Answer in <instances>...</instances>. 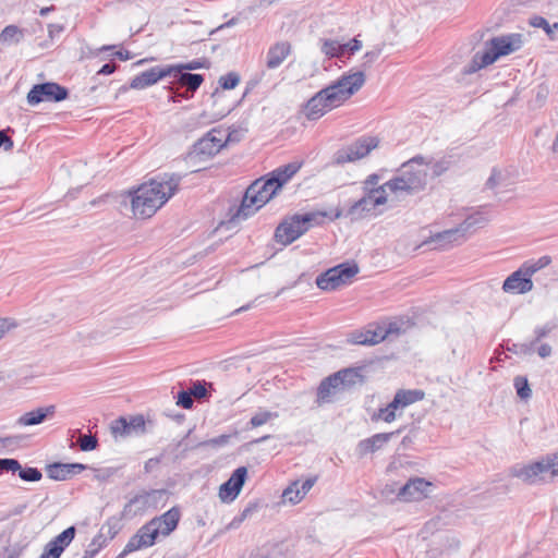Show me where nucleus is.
I'll list each match as a JSON object with an SVG mask.
<instances>
[{"instance_id":"nucleus-7","label":"nucleus","mask_w":558,"mask_h":558,"mask_svg":"<svg viewBox=\"0 0 558 558\" xmlns=\"http://www.w3.org/2000/svg\"><path fill=\"white\" fill-rule=\"evenodd\" d=\"M427 183V172L423 168H412L411 162L401 166L400 174L386 182L389 191L395 194H414L424 190Z\"/></svg>"},{"instance_id":"nucleus-15","label":"nucleus","mask_w":558,"mask_h":558,"mask_svg":"<svg viewBox=\"0 0 558 558\" xmlns=\"http://www.w3.org/2000/svg\"><path fill=\"white\" fill-rule=\"evenodd\" d=\"M432 483L422 477L410 478L398 492V498L403 501L418 500L427 496Z\"/></svg>"},{"instance_id":"nucleus-32","label":"nucleus","mask_w":558,"mask_h":558,"mask_svg":"<svg viewBox=\"0 0 558 558\" xmlns=\"http://www.w3.org/2000/svg\"><path fill=\"white\" fill-rule=\"evenodd\" d=\"M278 413L277 412H270V411H258L256 412L247 423V428H255L259 427L270 420L277 418Z\"/></svg>"},{"instance_id":"nucleus-22","label":"nucleus","mask_w":558,"mask_h":558,"mask_svg":"<svg viewBox=\"0 0 558 558\" xmlns=\"http://www.w3.org/2000/svg\"><path fill=\"white\" fill-rule=\"evenodd\" d=\"M171 76L174 77L175 82L180 86L186 87L190 92V95L184 96L186 99L192 97L204 82V75L194 74L182 70H180V72H172Z\"/></svg>"},{"instance_id":"nucleus-54","label":"nucleus","mask_w":558,"mask_h":558,"mask_svg":"<svg viewBox=\"0 0 558 558\" xmlns=\"http://www.w3.org/2000/svg\"><path fill=\"white\" fill-rule=\"evenodd\" d=\"M189 390L193 397L198 399H204L208 396L205 381H194Z\"/></svg>"},{"instance_id":"nucleus-34","label":"nucleus","mask_w":558,"mask_h":558,"mask_svg":"<svg viewBox=\"0 0 558 558\" xmlns=\"http://www.w3.org/2000/svg\"><path fill=\"white\" fill-rule=\"evenodd\" d=\"M513 386L515 388L517 395L522 400H527L532 396V390L529 385V380L524 376H517L513 379Z\"/></svg>"},{"instance_id":"nucleus-38","label":"nucleus","mask_w":558,"mask_h":558,"mask_svg":"<svg viewBox=\"0 0 558 558\" xmlns=\"http://www.w3.org/2000/svg\"><path fill=\"white\" fill-rule=\"evenodd\" d=\"M19 477L24 482H38L41 480L43 474L39 469L33 466L21 465V469L17 471Z\"/></svg>"},{"instance_id":"nucleus-21","label":"nucleus","mask_w":558,"mask_h":558,"mask_svg":"<svg viewBox=\"0 0 558 558\" xmlns=\"http://www.w3.org/2000/svg\"><path fill=\"white\" fill-rule=\"evenodd\" d=\"M301 163L290 162L271 171L266 177L278 191L300 170Z\"/></svg>"},{"instance_id":"nucleus-45","label":"nucleus","mask_w":558,"mask_h":558,"mask_svg":"<svg viewBox=\"0 0 558 558\" xmlns=\"http://www.w3.org/2000/svg\"><path fill=\"white\" fill-rule=\"evenodd\" d=\"M78 446L82 451H92L99 446L98 438L94 435H81Z\"/></svg>"},{"instance_id":"nucleus-63","label":"nucleus","mask_w":558,"mask_h":558,"mask_svg":"<svg viewBox=\"0 0 558 558\" xmlns=\"http://www.w3.org/2000/svg\"><path fill=\"white\" fill-rule=\"evenodd\" d=\"M316 481H317L316 476L308 477L303 482L299 481V489H300L302 498H304V496L311 490V488L314 486Z\"/></svg>"},{"instance_id":"nucleus-49","label":"nucleus","mask_w":558,"mask_h":558,"mask_svg":"<svg viewBox=\"0 0 558 558\" xmlns=\"http://www.w3.org/2000/svg\"><path fill=\"white\" fill-rule=\"evenodd\" d=\"M254 508L246 507L240 514L235 515L231 522L226 526L227 531L235 530L240 527V525L243 523V521L252 513Z\"/></svg>"},{"instance_id":"nucleus-20","label":"nucleus","mask_w":558,"mask_h":558,"mask_svg":"<svg viewBox=\"0 0 558 558\" xmlns=\"http://www.w3.org/2000/svg\"><path fill=\"white\" fill-rule=\"evenodd\" d=\"M154 524L146 522L137 532L129 539L130 548L140 550L155 545L159 534Z\"/></svg>"},{"instance_id":"nucleus-64","label":"nucleus","mask_w":558,"mask_h":558,"mask_svg":"<svg viewBox=\"0 0 558 558\" xmlns=\"http://www.w3.org/2000/svg\"><path fill=\"white\" fill-rule=\"evenodd\" d=\"M551 330H553V326H550V325H545V326H542V327H537L534 330L535 339L532 341V342H534V345L537 342H539L543 338H545Z\"/></svg>"},{"instance_id":"nucleus-5","label":"nucleus","mask_w":558,"mask_h":558,"mask_svg":"<svg viewBox=\"0 0 558 558\" xmlns=\"http://www.w3.org/2000/svg\"><path fill=\"white\" fill-rule=\"evenodd\" d=\"M277 192L278 190L275 189L267 177L257 179L246 189L241 205L232 216V220L248 218L268 203Z\"/></svg>"},{"instance_id":"nucleus-25","label":"nucleus","mask_w":558,"mask_h":558,"mask_svg":"<svg viewBox=\"0 0 558 558\" xmlns=\"http://www.w3.org/2000/svg\"><path fill=\"white\" fill-rule=\"evenodd\" d=\"M290 44L286 41L277 43L271 46L267 52L266 66L277 69L290 53Z\"/></svg>"},{"instance_id":"nucleus-59","label":"nucleus","mask_w":558,"mask_h":558,"mask_svg":"<svg viewBox=\"0 0 558 558\" xmlns=\"http://www.w3.org/2000/svg\"><path fill=\"white\" fill-rule=\"evenodd\" d=\"M7 131L13 132L11 128L0 130V148L3 147L5 151L12 150L14 143L13 140L7 135Z\"/></svg>"},{"instance_id":"nucleus-35","label":"nucleus","mask_w":558,"mask_h":558,"mask_svg":"<svg viewBox=\"0 0 558 558\" xmlns=\"http://www.w3.org/2000/svg\"><path fill=\"white\" fill-rule=\"evenodd\" d=\"M26 547L27 544L22 542L10 544L0 553V558H21Z\"/></svg>"},{"instance_id":"nucleus-55","label":"nucleus","mask_w":558,"mask_h":558,"mask_svg":"<svg viewBox=\"0 0 558 558\" xmlns=\"http://www.w3.org/2000/svg\"><path fill=\"white\" fill-rule=\"evenodd\" d=\"M380 53H381V48H379V47H376L373 50L367 51L363 57L364 61L361 65L363 68V70H361V71L364 73V70L371 68L372 63L378 59Z\"/></svg>"},{"instance_id":"nucleus-43","label":"nucleus","mask_w":558,"mask_h":558,"mask_svg":"<svg viewBox=\"0 0 558 558\" xmlns=\"http://www.w3.org/2000/svg\"><path fill=\"white\" fill-rule=\"evenodd\" d=\"M502 348L511 353L514 354H531L533 352L534 342L530 343H507L506 345H502Z\"/></svg>"},{"instance_id":"nucleus-48","label":"nucleus","mask_w":558,"mask_h":558,"mask_svg":"<svg viewBox=\"0 0 558 558\" xmlns=\"http://www.w3.org/2000/svg\"><path fill=\"white\" fill-rule=\"evenodd\" d=\"M387 189L389 190V185H386V183H384L383 185H378L377 187L369 190L368 192L372 194L374 201L377 204L384 205L388 201Z\"/></svg>"},{"instance_id":"nucleus-3","label":"nucleus","mask_w":558,"mask_h":558,"mask_svg":"<svg viewBox=\"0 0 558 558\" xmlns=\"http://www.w3.org/2000/svg\"><path fill=\"white\" fill-rule=\"evenodd\" d=\"M523 45L522 34L511 33L496 36L485 43V50L476 52L469 66L464 68V74H472L476 71L493 64L500 57L508 56L519 50Z\"/></svg>"},{"instance_id":"nucleus-50","label":"nucleus","mask_w":558,"mask_h":558,"mask_svg":"<svg viewBox=\"0 0 558 558\" xmlns=\"http://www.w3.org/2000/svg\"><path fill=\"white\" fill-rule=\"evenodd\" d=\"M236 435H238V432L235 430L233 433V436H236ZM231 437H232V435L223 434L218 437H214L211 439L203 441L199 445L201 446H210V447H222L230 441Z\"/></svg>"},{"instance_id":"nucleus-37","label":"nucleus","mask_w":558,"mask_h":558,"mask_svg":"<svg viewBox=\"0 0 558 558\" xmlns=\"http://www.w3.org/2000/svg\"><path fill=\"white\" fill-rule=\"evenodd\" d=\"M282 498L293 505L300 502L303 498L299 489V481L292 482L282 493Z\"/></svg>"},{"instance_id":"nucleus-30","label":"nucleus","mask_w":558,"mask_h":558,"mask_svg":"<svg viewBox=\"0 0 558 558\" xmlns=\"http://www.w3.org/2000/svg\"><path fill=\"white\" fill-rule=\"evenodd\" d=\"M396 398L400 400V404L402 408H405L416 401H420L424 398L425 393L423 390L413 389V390H404L400 389L396 392Z\"/></svg>"},{"instance_id":"nucleus-60","label":"nucleus","mask_w":558,"mask_h":558,"mask_svg":"<svg viewBox=\"0 0 558 558\" xmlns=\"http://www.w3.org/2000/svg\"><path fill=\"white\" fill-rule=\"evenodd\" d=\"M380 180V177L377 173L369 174L363 182H362V191L368 192L369 190H373L377 187V184Z\"/></svg>"},{"instance_id":"nucleus-28","label":"nucleus","mask_w":558,"mask_h":558,"mask_svg":"<svg viewBox=\"0 0 558 558\" xmlns=\"http://www.w3.org/2000/svg\"><path fill=\"white\" fill-rule=\"evenodd\" d=\"M320 50L328 58L342 60L345 53H348V46H343V44H340L338 40L325 39L322 44Z\"/></svg>"},{"instance_id":"nucleus-24","label":"nucleus","mask_w":558,"mask_h":558,"mask_svg":"<svg viewBox=\"0 0 558 558\" xmlns=\"http://www.w3.org/2000/svg\"><path fill=\"white\" fill-rule=\"evenodd\" d=\"M337 376L338 386L341 388H351L356 384L364 383L362 367H348L333 373Z\"/></svg>"},{"instance_id":"nucleus-16","label":"nucleus","mask_w":558,"mask_h":558,"mask_svg":"<svg viewBox=\"0 0 558 558\" xmlns=\"http://www.w3.org/2000/svg\"><path fill=\"white\" fill-rule=\"evenodd\" d=\"M180 518V509L178 507H172L163 514L149 520L148 523L154 524L153 527H157L159 535L168 536L177 529Z\"/></svg>"},{"instance_id":"nucleus-11","label":"nucleus","mask_w":558,"mask_h":558,"mask_svg":"<svg viewBox=\"0 0 558 558\" xmlns=\"http://www.w3.org/2000/svg\"><path fill=\"white\" fill-rule=\"evenodd\" d=\"M379 144V140L375 136H361L349 146L337 150L333 155V163L344 165L353 162L367 156Z\"/></svg>"},{"instance_id":"nucleus-9","label":"nucleus","mask_w":558,"mask_h":558,"mask_svg":"<svg viewBox=\"0 0 558 558\" xmlns=\"http://www.w3.org/2000/svg\"><path fill=\"white\" fill-rule=\"evenodd\" d=\"M359 272V266L354 262L341 263L327 269L316 278V284L324 291H333L347 284Z\"/></svg>"},{"instance_id":"nucleus-56","label":"nucleus","mask_w":558,"mask_h":558,"mask_svg":"<svg viewBox=\"0 0 558 558\" xmlns=\"http://www.w3.org/2000/svg\"><path fill=\"white\" fill-rule=\"evenodd\" d=\"M106 527L108 529L109 538H114L121 529V526L119 525V519L114 517L109 518L102 525L101 531Z\"/></svg>"},{"instance_id":"nucleus-46","label":"nucleus","mask_w":558,"mask_h":558,"mask_svg":"<svg viewBox=\"0 0 558 558\" xmlns=\"http://www.w3.org/2000/svg\"><path fill=\"white\" fill-rule=\"evenodd\" d=\"M21 469V463L19 460L13 458H2L0 459V472L9 473L12 472L15 474Z\"/></svg>"},{"instance_id":"nucleus-4","label":"nucleus","mask_w":558,"mask_h":558,"mask_svg":"<svg viewBox=\"0 0 558 558\" xmlns=\"http://www.w3.org/2000/svg\"><path fill=\"white\" fill-rule=\"evenodd\" d=\"M510 475L533 485L539 482H553L558 477V451L546 454L541 460L526 465H513Z\"/></svg>"},{"instance_id":"nucleus-61","label":"nucleus","mask_w":558,"mask_h":558,"mask_svg":"<svg viewBox=\"0 0 558 558\" xmlns=\"http://www.w3.org/2000/svg\"><path fill=\"white\" fill-rule=\"evenodd\" d=\"M501 179H502L501 172L498 169L494 168L492 170L489 178L486 181V187H488V189L496 187L497 185L500 184Z\"/></svg>"},{"instance_id":"nucleus-31","label":"nucleus","mask_w":558,"mask_h":558,"mask_svg":"<svg viewBox=\"0 0 558 558\" xmlns=\"http://www.w3.org/2000/svg\"><path fill=\"white\" fill-rule=\"evenodd\" d=\"M170 68L173 69V72H180V70L187 72V71L198 70V69H209L210 61L207 58H202V59H195V60H192V61L185 62V63L170 65Z\"/></svg>"},{"instance_id":"nucleus-19","label":"nucleus","mask_w":558,"mask_h":558,"mask_svg":"<svg viewBox=\"0 0 558 558\" xmlns=\"http://www.w3.org/2000/svg\"><path fill=\"white\" fill-rule=\"evenodd\" d=\"M88 469V465L83 463H62V462H54L51 464H48L46 468L47 475L49 478L54 481H66L68 478L72 477L73 475L80 474L81 472Z\"/></svg>"},{"instance_id":"nucleus-2","label":"nucleus","mask_w":558,"mask_h":558,"mask_svg":"<svg viewBox=\"0 0 558 558\" xmlns=\"http://www.w3.org/2000/svg\"><path fill=\"white\" fill-rule=\"evenodd\" d=\"M365 83L362 71L343 74L336 82L322 88L311 97L302 108L303 114L310 121H316L325 113L339 107L355 94Z\"/></svg>"},{"instance_id":"nucleus-39","label":"nucleus","mask_w":558,"mask_h":558,"mask_svg":"<svg viewBox=\"0 0 558 558\" xmlns=\"http://www.w3.org/2000/svg\"><path fill=\"white\" fill-rule=\"evenodd\" d=\"M530 24L533 27L543 28L549 37H553L554 28L558 29V23H554V25L551 26L546 19L539 15L532 16L530 19Z\"/></svg>"},{"instance_id":"nucleus-10","label":"nucleus","mask_w":558,"mask_h":558,"mask_svg":"<svg viewBox=\"0 0 558 558\" xmlns=\"http://www.w3.org/2000/svg\"><path fill=\"white\" fill-rule=\"evenodd\" d=\"M70 90L56 82H44L33 85L26 96L27 104L37 106L41 102H60L68 99Z\"/></svg>"},{"instance_id":"nucleus-42","label":"nucleus","mask_w":558,"mask_h":558,"mask_svg":"<svg viewBox=\"0 0 558 558\" xmlns=\"http://www.w3.org/2000/svg\"><path fill=\"white\" fill-rule=\"evenodd\" d=\"M218 83L222 89H233L240 83V75L236 72H229L226 75L220 76Z\"/></svg>"},{"instance_id":"nucleus-52","label":"nucleus","mask_w":558,"mask_h":558,"mask_svg":"<svg viewBox=\"0 0 558 558\" xmlns=\"http://www.w3.org/2000/svg\"><path fill=\"white\" fill-rule=\"evenodd\" d=\"M366 331L368 335L367 338L369 340L368 345H374V344L381 342L386 338V336L390 331V329L384 330L383 328L378 327L374 330L368 329Z\"/></svg>"},{"instance_id":"nucleus-13","label":"nucleus","mask_w":558,"mask_h":558,"mask_svg":"<svg viewBox=\"0 0 558 558\" xmlns=\"http://www.w3.org/2000/svg\"><path fill=\"white\" fill-rule=\"evenodd\" d=\"M247 476V469L240 466L233 471L228 481L219 488V498L222 501H233L240 494Z\"/></svg>"},{"instance_id":"nucleus-62","label":"nucleus","mask_w":558,"mask_h":558,"mask_svg":"<svg viewBox=\"0 0 558 558\" xmlns=\"http://www.w3.org/2000/svg\"><path fill=\"white\" fill-rule=\"evenodd\" d=\"M44 551L49 554L52 558H60L63 553L62 547L52 542V539L45 546Z\"/></svg>"},{"instance_id":"nucleus-57","label":"nucleus","mask_w":558,"mask_h":558,"mask_svg":"<svg viewBox=\"0 0 558 558\" xmlns=\"http://www.w3.org/2000/svg\"><path fill=\"white\" fill-rule=\"evenodd\" d=\"M207 138L213 140V144H217L220 146V149L226 145L227 140L225 138L223 132L221 130L213 129L205 134Z\"/></svg>"},{"instance_id":"nucleus-8","label":"nucleus","mask_w":558,"mask_h":558,"mask_svg":"<svg viewBox=\"0 0 558 558\" xmlns=\"http://www.w3.org/2000/svg\"><path fill=\"white\" fill-rule=\"evenodd\" d=\"M486 222L480 213L468 216L457 228L438 232L429 238L425 244L434 243V248H445L448 245L465 240V234L473 228Z\"/></svg>"},{"instance_id":"nucleus-47","label":"nucleus","mask_w":558,"mask_h":558,"mask_svg":"<svg viewBox=\"0 0 558 558\" xmlns=\"http://www.w3.org/2000/svg\"><path fill=\"white\" fill-rule=\"evenodd\" d=\"M367 337L366 330H354L349 333L347 341L351 344L368 345L369 340Z\"/></svg>"},{"instance_id":"nucleus-36","label":"nucleus","mask_w":558,"mask_h":558,"mask_svg":"<svg viewBox=\"0 0 558 558\" xmlns=\"http://www.w3.org/2000/svg\"><path fill=\"white\" fill-rule=\"evenodd\" d=\"M76 533L75 526H69L64 531H62L59 535H57L52 542H54L57 545L62 547V550L71 544V542L74 539Z\"/></svg>"},{"instance_id":"nucleus-41","label":"nucleus","mask_w":558,"mask_h":558,"mask_svg":"<svg viewBox=\"0 0 558 558\" xmlns=\"http://www.w3.org/2000/svg\"><path fill=\"white\" fill-rule=\"evenodd\" d=\"M281 555V549L278 545L271 548L262 547L256 549L250 555V558H278Z\"/></svg>"},{"instance_id":"nucleus-12","label":"nucleus","mask_w":558,"mask_h":558,"mask_svg":"<svg viewBox=\"0 0 558 558\" xmlns=\"http://www.w3.org/2000/svg\"><path fill=\"white\" fill-rule=\"evenodd\" d=\"M173 72V69L170 68V65L165 66H153L147 71H144L140 73L138 75L134 76L130 82V88L132 89H144L147 88L157 82H159L161 78H165L167 76H171Z\"/></svg>"},{"instance_id":"nucleus-44","label":"nucleus","mask_w":558,"mask_h":558,"mask_svg":"<svg viewBox=\"0 0 558 558\" xmlns=\"http://www.w3.org/2000/svg\"><path fill=\"white\" fill-rule=\"evenodd\" d=\"M19 34H21V31L17 26L8 25L2 29V32L0 34V41H2V43H12V41L19 43L20 39L16 38V36Z\"/></svg>"},{"instance_id":"nucleus-51","label":"nucleus","mask_w":558,"mask_h":558,"mask_svg":"<svg viewBox=\"0 0 558 558\" xmlns=\"http://www.w3.org/2000/svg\"><path fill=\"white\" fill-rule=\"evenodd\" d=\"M128 425L130 427L131 434H143L145 430V420L142 415L132 416L128 420Z\"/></svg>"},{"instance_id":"nucleus-6","label":"nucleus","mask_w":558,"mask_h":558,"mask_svg":"<svg viewBox=\"0 0 558 558\" xmlns=\"http://www.w3.org/2000/svg\"><path fill=\"white\" fill-rule=\"evenodd\" d=\"M325 217L324 213L296 214L283 220L275 230V240L287 246L303 235L314 223Z\"/></svg>"},{"instance_id":"nucleus-14","label":"nucleus","mask_w":558,"mask_h":558,"mask_svg":"<svg viewBox=\"0 0 558 558\" xmlns=\"http://www.w3.org/2000/svg\"><path fill=\"white\" fill-rule=\"evenodd\" d=\"M377 206L380 205L374 201L372 194L363 192V195L348 207L345 216L351 220H361L373 215Z\"/></svg>"},{"instance_id":"nucleus-18","label":"nucleus","mask_w":558,"mask_h":558,"mask_svg":"<svg viewBox=\"0 0 558 558\" xmlns=\"http://www.w3.org/2000/svg\"><path fill=\"white\" fill-rule=\"evenodd\" d=\"M403 428H399L391 433H379L375 434L369 438H365L359 441L356 446V452L360 458L365 457L368 453L376 452L385 444H387L395 435H399Z\"/></svg>"},{"instance_id":"nucleus-58","label":"nucleus","mask_w":558,"mask_h":558,"mask_svg":"<svg viewBox=\"0 0 558 558\" xmlns=\"http://www.w3.org/2000/svg\"><path fill=\"white\" fill-rule=\"evenodd\" d=\"M397 417V413L391 412L388 408H380L376 414L373 415V420H383L386 423H391Z\"/></svg>"},{"instance_id":"nucleus-53","label":"nucleus","mask_w":558,"mask_h":558,"mask_svg":"<svg viewBox=\"0 0 558 558\" xmlns=\"http://www.w3.org/2000/svg\"><path fill=\"white\" fill-rule=\"evenodd\" d=\"M177 404L183 409H191L193 407V396L189 389L178 392Z\"/></svg>"},{"instance_id":"nucleus-1","label":"nucleus","mask_w":558,"mask_h":558,"mask_svg":"<svg viewBox=\"0 0 558 558\" xmlns=\"http://www.w3.org/2000/svg\"><path fill=\"white\" fill-rule=\"evenodd\" d=\"M182 175L179 173H159L136 189L129 191L134 217L150 218L179 190Z\"/></svg>"},{"instance_id":"nucleus-40","label":"nucleus","mask_w":558,"mask_h":558,"mask_svg":"<svg viewBox=\"0 0 558 558\" xmlns=\"http://www.w3.org/2000/svg\"><path fill=\"white\" fill-rule=\"evenodd\" d=\"M111 433L117 436H129L131 435L130 427L128 425V418L121 416L112 422Z\"/></svg>"},{"instance_id":"nucleus-29","label":"nucleus","mask_w":558,"mask_h":558,"mask_svg":"<svg viewBox=\"0 0 558 558\" xmlns=\"http://www.w3.org/2000/svg\"><path fill=\"white\" fill-rule=\"evenodd\" d=\"M551 263V257L548 256V255H544L542 257H539L538 259L534 260V259H531V260H526L524 262L521 267H522V271L525 272V275L529 277V278H532V276L537 272L538 270L545 268L546 266H548L549 264Z\"/></svg>"},{"instance_id":"nucleus-23","label":"nucleus","mask_w":558,"mask_h":558,"mask_svg":"<svg viewBox=\"0 0 558 558\" xmlns=\"http://www.w3.org/2000/svg\"><path fill=\"white\" fill-rule=\"evenodd\" d=\"M220 151V146L213 144L211 138H207L205 135L199 138L194 145L190 153L191 157H196L199 160H207Z\"/></svg>"},{"instance_id":"nucleus-27","label":"nucleus","mask_w":558,"mask_h":558,"mask_svg":"<svg viewBox=\"0 0 558 558\" xmlns=\"http://www.w3.org/2000/svg\"><path fill=\"white\" fill-rule=\"evenodd\" d=\"M338 388H340V386H338L337 376H333V374H332V375L324 378L317 388L316 402L318 404L329 402L331 395Z\"/></svg>"},{"instance_id":"nucleus-26","label":"nucleus","mask_w":558,"mask_h":558,"mask_svg":"<svg viewBox=\"0 0 558 558\" xmlns=\"http://www.w3.org/2000/svg\"><path fill=\"white\" fill-rule=\"evenodd\" d=\"M56 413L54 405H48L45 408H37L33 411L23 414L17 423L23 426L37 425L43 423L48 416H52Z\"/></svg>"},{"instance_id":"nucleus-17","label":"nucleus","mask_w":558,"mask_h":558,"mask_svg":"<svg viewBox=\"0 0 558 558\" xmlns=\"http://www.w3.org/2000/svg\"><path fill=\"white\" fill-rule=\"evenodd\" d=\"M532 289L533 281L522 271V267L513 271L502 283V290L507 293L524 294Z\"/></svg>"},{"instance_id":"nucleus-33","label":"nucleus","mask_w":558,"mask_h":558,"mask_svg":"<svg viewBox=\"0 0 558 558\" xmlns=\"http://www.w3.org/2000/svg\"><path fill=\"white\" fill-rule=\"evenodd\" d=\"M154 492H145L143 494L135 495L133 498L129 500V502L123 508V515H126L131 512V507L133 505H140L138 510H145L148 506V499Z\"/></svg>"}]
</instances>
